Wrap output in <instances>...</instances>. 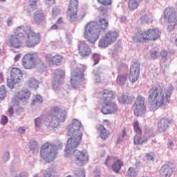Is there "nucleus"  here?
<instances>
[{"label": "nucleus", "mask_w": 177, "mask_h": 177, "mask_svg": "<svg viewBox=\"0 0 177 177\" xmlns=\"http://www.w3.org/2000/svg\"><path fill=\"white\" fill-rule=\"evenodd\" d=\"M127 135V131L125 129H124L122 131V133L119 136L118 138V143H121L122 142V140H124V136Z\"/></svg>", "instance_id": "40"}, {"label": "nucleus", "mask_w": 177, "mask_h": 177, "mask_svg": "<svg viewBox=\"0 0 177 177\" xmlns=\"http://www.w3.org/2000/svg\"><path fill=\"white\" fill-rule=\"evenodd\" d=\"M76 177H85V171H77L75 174Z\"/></svg>", "instance_id": "50"}, {"label": "nucleus", "mask_w": 177, "mask_h": 177, "mask_svg": "<svg viewBox=\"0 0 177 177\" xmlns=\"http://www.w3.org/2000/svg\"><path fill=\"white\" fill-rule=\"evenodd\" d=\"M73 156L74 161L77 165L82 167L86 165V163L89 161V157L86 151L75 150L73 151Z\"/></svg>", "instance_id": "10"}, {"label": "nucleus", "mask_w": 177, "mask_h": 177, "mask_svg": "<svg viewBox=\"0 0 177 177\" xmlns=\"http://www.w3.org/2000/svg\"><path fill=\"white\" fill-rule=\"evenodd\" d=\"M150 19H151V15L149 13L145 14L140 17L142 23H149V21H151Z\"/></svg>", "instance_id": "37"}, {"label": "nucleus", "mask_w": 177, "mask_h": 177, "mask_svg": "<svg viewBox=\"0 0 177 177\" xmlns=\"http://www.w3.org/2000/svg\"><path fill=\"white\" fill-rule=\"evenodd\" d=\"M57 24H62L63 23V18L60 17L58 19V20L57 21Z\"/></svg>", "instance_id": "61"}, {"label": "nucleus", "mask_w": 177, "mask_h": 177, "mask_svg": "<svg viewBox=\"0 0 177 177\" xmlns=\"http://www.w3.org/2000/svg\"><path fill=\"white\" fill-rule=\"evenodd\" d=\"M33 20H35V23L37 24L42 23V21L45 20L44 12L41 10L36 11L33 16Z\"/></svg>", "instance_id": "25"}, {"label": "nucleus", "mask_w": 177, "mask_h": 177, "mask_svg": "<svg viewBox=\"0 0 177 177\" xmlns=\"http://www.w3.org/2000/svg\"><path fill=\"white\" fill-rule=\"evenodd\" d=\"M45 57L46 62L52 66H60L62 62H63V56L60 55H56L52 57L50 54H47Z\"/></svg>", "instance_id": "19"}, {"label": "nucleus", "mask_w": 177, "mask_h": 177, "mask_svg": "<svg viewBox=\"0 0 177 177\" xmlns=\"http://www.w3.org/2000/svg\"><path fill=\"white\" fill-rule=\"evenodd\" d=\"M130 100L131 97L128 96L127 94H120L118 97V100L120 104H128Z\"/></svg>", "instance_id": "27"}, {"label": "nucleus", "mask_w": 177, "mask_h": 177, "mask_svg": "<svg viewBox=\"0 0 177 177\" xmlns=\"http://www.w3.org/2000/svg\"><path fill=\"white\" fill-rule=\"evenodd\" d=\"M59 28V26H57V24H54L51 26V30H57Z\"/></svg>", "instance_id": "60"}, {"label": "nucleus", "mask_w": 177, "mask_h": 177, "mask_svg": "<svg viewBox=\"0 0 177 177\" xmlns=\"http://www.w3.org/2000/svg\"><path fill=\"white\" fill-rule=\"evenodd\" d=\"M41 118H37L35 119V122L37 127H39L41 125Z\"/></svg>", "instance_id": "52"}, {"label": "nucleus", "mask_w": 177, "mask_h": 177, "mask_svg": "<svg viewBox=\"0 0 177 177\" xmlns=\"http://www.w3.org/2000/svg\"><path fill=\"white\" fill-rule=\"evenodd\" d=\"M20 57H21V56L20 55H17L15 57L14 59L15 62H19V60H20Z\"/></svg>", "instance_id": "57"}, {"label": "nucleus", "mask_w": 177, "mask_h": 177, "mask_svg": "<svg viewBox=\"0 0 177 177\" xmlns=\"http://www.w3.org/2000/svg\"><path fill=\"white\" fill-rule=\"evenodd\" d=\"M133 142L134 145H143V143H147V138L142 137L139 134H136L134 136Z\"/></svg>", "instance_id": "29"}, {"label": "nucleus", "mask_w": 177, "mask_h": 177, "mask_svg": "<svg viewBox=\"0 0 177 177\" xmlns=\"http://www.w3.org/2000/svg\"><path fill=\"white\" fill-rule=\"evenodd\" d=\"M135 165L136 169H140L142 168V163L139 161H136Z\"/></svg>", "instance_id": "53"}, {"label": "nucleus", "mask_w": 177, "mask_h": 177, "mask_svg": "<svg viewBox=\"0 0 177 177\" xmlns=\"http://www.w3.org/2000/svg\"><path fill=\"white\" fill-rule=\"evenodd\" d=\"M64 72L62 69H57L53 75L54 82L58 85H60L61 82L63 81V78H64Z\"/></svg>", "instance_id": "24"}, {"label": "nucleus", "mask_w": 177, "mask_h": 177, "mask_svg": "<svg viewBox=\"0 0 177 177\" xmlns=\"http://www.w3.org/2000/svg\"><path fill=\"white\" fill-rule=\"evenodd\" d=\"M8 113L10 115H12L13 114V107H10L8 109Z\"/></svg>", "instance_id": "59"}, {"label": "nucleus", "mask_w": 177, "mask_h": 177, "mask_svg": "<svg viewBox=\"0 0 177 177\" xmlns=\"http://www.w3.org/2000/svg\"><path fill=\"white\" fill-rule=\"evenodd\" d=\"M136 109L134 110L135 115L139 117L143 115L146 113V106L145 105V97L138 96L135 102Z\"/></svg>", "instance_id": "16"}, {"label": "nucleus", "mask_w": 177, "mask_h": 177, "mask_svg": "<svg viewBox=\"0 0 177 177\" xmlns=\"http://www.w3.org/2000/svg\"><path fill=\"white\" fill-rule=\"evenodd\" d=\"M140 75V64L138 62H134L130 68L129 76V81L132 84H135Z\"/></svg>", "instance_id": "14"}, {"label": "nucleus", "mask_w": 177, "mask_h": 177, "mask_svg": "<svg viewBox=\"0 0 177 177\" xmlns=\"http://www.w3.org/2000/svg\"><path fill=\"white\" fill-rule=\"evenodd\" d=\"M66 15L69 21H75L78 19V0H71Z\"/></svg>", "instance_id": "9"}, {"label": "nucleus", "mask_w": 177, "mask_h": 177, "mask_svg": "<svg viewBox=\"0 0 177 177\" xmlns=\"http://www.w3.org/2000/svg\"><path fill=\"white\" fill-rule=\"evenodd\" d=\"M164 17L167 19L169 23L171 25L168 26L169 31L175 28V25L177 24V17L175 8L172 7H168L164 10Z\"/></svg>", "instance_id": "8"}, {"label": "nucleus", "mask_w": 177, "mask_h": 177, "mask_svg": "<svg viewBox=\"0 0 177 177\" xmlns=\"http://www.w3.org/2000/svg\"><path fill=\"white\" fill-rule=\"evenodd\" d=\"M94 66H96L100 62V55L98 54L93 55Z\"/></svg>", "instance_id": "44"}, {"label": "nucleus", "mask_w": 177, "mask_h": 177, "mask_svg": "<svg viewBox=\"0 0 177 177\" xmlns=\"http://www.w3.org/2000/svg\"><path fill=\"white\" fill-rule=\"evenodd\" d=\"M8 119L6 116L3 115L1 119V122L3 125H5L6 124H8Z\"/></svg>", "instance_id": "49"}, {"label": "nucleus", "mask_w": 177, "mask_h": 177, "mask_svg": "<svg viewBox=\"0 0 177 177\" xmlns=\"http://www.w3.org/2000/svg\"><path fill=\"white\" fill-rule=\"evenodd\" d=\"M7 24L8 26H11L12 24V19H10L7 21Z\"/></svg>", "instance_id": "62"}, {"label": "nucleus", "mask_w": 177, "mask_h": 177, "mask_svg": "<svg viewBox=\"0 0 177 177\" xmlns=\"http://www.w3.org/2000/svg\"><path fill=\"white\" fill-rule=\"evenodd\" d=\"M110 161H111V158L108 157L105 161V165H109V164H110Z\"/></svg>", "instance_id": "58"}, {"label": "nucleus", "mask_w": 177, "mask_h": 177, "mask_svg": "<svg viewBox=\"0 0 177 177\" xmlns=\"http://www.w3.org/2000/svg\"><path fill=\"white\" fill-rule=\"evenodd\" d=\"M98 132H100V135L102 139H107L109 138V131L106 130L104 125H99L97 128Z\"/></svg>", "instance_id": "28"}, {"label": "nucleus", "mask_w": 177, "mask_h": 177, "mask_svg": "<svg viewBox=\"0 0 177 177\" xmlns=\"http://www.w3.org/2000/svg\"><path fill=\"white\" fill-rule=\"evenodd\" d=\"M108 26L109 22L104 19H100V24L91 21L85 27L84 37L90 44H95L99 39L102 31H104Z\"/></svg>", "instance_id": "3"}, {"label": "nucleus", "mask_w": 177, "mask_h": 177, "mask_svg": "<svg viewBox=\"0 0 177 177\" xmlns=\"http://www.w3.org/2000/svg\"><path fill=\"white\" fill-rule=\"evenodd\" d=\"M171 122L170 119L163 118L161 119L158 124V128L159 132H165L169 126L171 125Z\"/></svg>", "instance_id": "21"}, {"label": "nucleus", "mask_w": 177, "mask_h": 177, "mask_svg": "<svg viewBox=\"0 0 177 177\" xmlns=\"http://www.w3.org/2000/svg\"><path fill=\"white\" fill-rule=\"evenodd\" d=\"M38 55L36 53H28L24 55L22 59V66L26 70H31L37 66Z\"/></svg>", "instance_id": "11"}, {"label": "nucleus", "mask_w": 177, "mask_h": 177, "mask_svg": "<svg viewBox=\"0 0 177 177\" xmlns=\"http://www.w3.org/2000/svg\"><path fill=\"white\" fill-rule=\"evenodd\" d=\"M25 34L26 37L24 38V42L26 48H35L41 42V33L28 28L26 30Z\"/></svg>", "instance_id": "7"}, {"label": "nucleus", "mask_w": 177, "mask_h": 177, "mask_svg": "<svg viewBox=\"0 0 177 177\" xmlns=\"http://www.w3.org/2000/svg\"><path fill=\"white\" fill-rule=\"evenodd\" d=\"M111 42V33L107 32L104 35V37H103L102 39L100 40L99 46H100V48H107V46L110 45Z\"/></svg>", "instance_id": "23"}, {"label": "nucleus", "mask_w": 177, "mask_h": 177, "mask_svg": "<svg viewBox=\"0 0 177 177\" xmlns=\"http://www.w3.org/2000/svg\"><path fill=\"white\" fill-rule=\"evenodd\" d=\"M77 50L79 55L82 57H86V56H90V55L92 53L91 47L86 43L80 42L78 44Z\"/></svg>", "instance_id": "18"}, {"label": "nucleus", "mask_w": 177, "mask_h": 177, "mask_svg": "<svg viewBox=\"0 0 177 177\" xmlns=\"http://www.w3.org/2000/svg\"><path fill=\"white\" fill-rule=\"evenodd\" d=\"M127 175L129 177H136L138 176V172L133 167H129L127 171Z\"/></svg>", "instance_id": "38"}, {"label": "nucleus", "mask_w": 177, "mask_h": 177, "mask_svg": "<svg viewBox=\"0 0 177 177\" xmlns=\"http://www.w3.org/2000/svg\"><path fill=\"white\" fill-rule=\"evenodd\" d=\"M167 145L168 149H174V146H175V144H174V140L169 139Z\"/></svg>", "instance_id": "45"}, {"label": "nucleus", "mask_w": 177, "mask_h": 177, "mask_svg": "<svg viewBox=\"0 0 177 177\" xmlns=\"http://www.w3.org/2000/svg\"><path fill=\"white\" fill-rule=\"evenodd\" d=\"M47 1H48V2H52V3H53V2H55V0H47Z\"/></svg>", "instance_id": "63"}, {"label": "nucleus", "mask_w": 177, "mask_h": 177, "mask_svg": "<svg viewBox=\"0 0 177 177\" xmlns=\"http://www.w3.org/2000/svg\"><path fill=\"white\" fill-rule=\"evenodd\" d=\"M160 30L158 28H149L145 31L139 30L133 37L135 42H143V41H156L160 38Z\"/></svg>", "instance_id": "5"}, {"label": "nucleus", "mask_w": 177, "mask_h": 177, "mask_svg": "<svg viewBox=\"0 0 177 177\" xmlns=\"http://www.w3.org/2000/svg\"><path fill=\"white\" fill-rule=\"evenodd\" d=\"M128 78V75L123 74L119 75L117 77L116 82L118 85H124L127 82V79Z\"/></svg>", "instance_id": "32"}, {"label": "nucleus", "mask_w": 177, "mask_h": 177, "mask_svg": "<svg viewBox=\"0 0 177 177\" xmlns=\"http://www.w3.org/2000/svg\"><path fill=\"white\" fill-rule=\"evenodd\" d=\"M150 56L152 59H157L160 56V53L157 50H151Z\"/></svg>", "instance_id": "42"}, {"label": "nucleus", "mask_w": 177, "mask_h": 177, "mask_svg": "<svg viewBox=\"0 0 177 177\" xmlns=\"http://www.w3.org/2000/svg\"><path fill=\"white\" fill-rule=\"evenodd\" d=\"M175 44H176V46H177V37L176 38Z\"/></svg>", "instance_id": "64"}, {"label": "nucleus", "mask_w": 177, "mask_h": 177, "mask_svg": "<svg viewBox=\"0 0 177 177\" xmlns=\"http://www.w3.org/2000/svg\"><path fill=\"white\" fill-rule=\"evenodd\" d=\"M133 126L136 133L137 135H140V133H142V129L139 127V122L137 120L134 121Z\"/></svg>", "instance_id": "35"}, {"label": "nucleus", "mask_w": 177, "mask_h": 177, "mask_svg": "<svg viewBox=\"0 0 177 177\" xmlns=\"http://www.w3.org/2000/svg\"><path fill=\"white\" fill-rule=\"evenodd\" d=\"M27 85L29 88L37 89V88H39V82L35 78H30L28 82Z\"/></svg>", "instance_id": "30"}, {"label": "nucleus", "mask_w": 177, "mask_h": 177, "mask_svg": "<svg viewBox=\"0 0 177 177\" xmlns=\"http://www.w3.org/2000/svg\"><path fill=\"white\" fill-rule=\"evenodd\" d=\"M111 114H117V105L113 102L111 104Z\"/></svg>", "instance_id": "47"}, {"label": "nucleus", "mask_w": 177, "mask_h": 177, "mask_svg": "<svg viewBox=\"0 0 177 177\" xmlns=\"http://www.w3.org/2000/svg\"><path fill=\"white\" fill-rule=\"evenodd\" d=\"M173 172L174 169H172V167H169L168 165H164L160 170V177H171Z\"/></svg>", "instance_id": "22"}, {"label": "nucleus", "mask_w": 177, "mask_h": 177, "mask_svg": "<svg viewBox=\"0 0 177 177\" xmlns=\"http://www.w3.org/2000/svg\"><path fill=\"white\" fill-rule=\"evenodd\" d=\"M42 100H43L42 96L36 95L35 99L32 101V104H35V103H37V102H42Z\"/></svg>", "instance_id": "48"}, {"label": "nucleus", "mask_w": 177, "mask_h": 177, "mask_svg": "<svg viewBox=\"0 0 177 177\" xmlns=\"http://www.w3.org/2000/svg\"><path fill=\"white\" fill-rule=\"evenodd\" d=\"M37 2L38 0H29V5L32 8L33 6H37Z\"/></svg>", "instance_id": "51"}, {"label": "nucleus", "mask_w": 177, "mask_h": 177, "mask_svg": "<svg viewBox=\"0 0 177 177\" xmlns=\"http://www.w3.org/2000/svg\"><path fill=\"white\" fill-rule=\"evenodd\" d=\"M139 3L140 1L138 0H129L128 6L130 10H135V9H138V6H139Z\"/></svg>", "instance_id": "31"}, {"label": "nucleus", "mask_w": 177, "mask_h": 177, "mask_svg": "<svg viewBox=\"0 0 177 177\" xmlns=\"http://www.w3.org/2000/svg\"><path fill=\"white\" fill-rule=\"evenodd\" d=\"M30 96H31V92L30 91L22 90L15 95L12 98V103L14 106H17L20 102H27L30 99Z\"/></svg>", "instance_id": "15"}, {"label": "nucleus", "mask_w": 177, "mask_h": 177, "mask_svg": "<svg viewBox=\"0 0 177 177\" xmlns=\"http://www.w3.org/2000/svg\"><path fill=\"white\" fill-rule=\"evenodd\" d=\"M102 102L105 104V106L102 107V113L103 114H110L111 110L109 109V106L111 104V93L109 91H104L101 98Z\"/></svg>", "instance_id": "17"}, {"label": "nucleus", "mask_w": 177, "mask_h": 177, "mask_svg": "<svg viewBox=\"0 0 177 177\" xmlns=\"http://www.w3.org/2000/svg\"><path fill=\"white\" fill-rule=\"evenodd\" d=\"M43 177H59V176L56 171L48 169L44 171Z\"/></svg>", "instance_id": "34"}, {"label": "nucleus", "mask_w": 177, "mask_h": 177, "mask_svg": "<svg viewBox=\"0 0 177 177\" xmlns=\"http://www.w3.org/2000/svg\"><path fill=\"white\" fill-rule=\"evenodd\" d=\"M120 23H125V21H127V17H124V16L120 17Z\"/></svg>", "instance_id": "55"}, {"label": "nucleus", "mask_w": 177, "mask_h": 177, "mask_svg": "<svg viewBox=\"0 0 177 177\" xmlns=\"http://www.w3.org/2000/svg\"><path fill=\"white\" fill-rule=\"evenodd\" d=\"M14 35L23 38L24 37V27L19 26L14 30Z\"/></svg>", "instance_id": "33"}, {"label": "nucleus", "mask_w": 177, "mask_h": 177, "mask_svg": "<svg viewBox=\"0 0 177 177\" xmlns=\"http://www.w3.org/2000/svg\"><path fill=\"white\" fill-rule=\"evenodd\" d=\"M118 32L117 31H113L112 32V35H111V42H115V40L117 39V38H118Z\"/></svg>", "instance_id": "43"}, {"label": "nucleus", "mask_w": 177, "mask_h": 177, "mask_svg": "<svg viewBox=\"0 0 177 177\" xmlns=\"http://www.w3.org/2000/svg\"><path fill=\"white\" fill-rule=\"evenodd\" d=\"M21 38L23 37L12 35L11 36H10L8 40V45H10V46H12V48H16L17 49L19 48H21V45H23Z\"/></svg>", "instance_id": "20"}, {"label": "nucleus", "mask_w": 177, "mask_h": 177, "mask_svg": "<svg viewBox=\"0 0 177 177\" xmlns=\"http://www.w3.org/2000/svg\"><path fill=\"white\" fill-rule=\"evenodd\" d=\"M154 157H156V155L154 154V152H149L146 153L145 158L147 161H154Z\"/></svg>", "instance_id": "39"}, {"label": "nucleus", "mask_w": 177, "mask_h": 177, "mask_svg": "<svg viewBox=\"0 0 177 177\" xmlns=\"http://www.w3.org/2000/svg\"><path fill=\"white\" fill-rule=\"evenodd\" d=\"M174 92V86H169L164 88L161 86H155L152 87L148 93V100L150 103L151 110H157L158 107L167 106L171 100V96Z\"/></svg>", "instance_id": "1"}, {"label": "nucleus", "mask_w": 177, "mask_h": 177, "mask_svg": "<svg viewBox=\"0 0 177 177\" xmlns=\"http://www.w3.org/2000/svg\"><path fill=\"white\" fill-rule=\"evenodd\" d=\"M18 132L19 133H24V132H26V129H24V127H19L18 129Z\"/></svg>", "instance_id": "56"}, {"label": "nucleus", "mask_w": 177, "mask_h": 177, "mask_svg": "<svg viewBox=\"0 0 177 177\" xmlns=\"http://www.w3.org/2000/svg\"><path fill=\"white\" fill-rule=\"evenodd\" d=\"M82 125L80 120L73 119L72 123L68 126L67 133L68 136H71V138L68 139L67 141L66 148L65 149L66 157H67V154H68L70 150H74V149H77V147L81 145V142L82 141V132H81L80 129Z\"/></svg>", "instance_id": "2"}, {"label": "nucleus", "mask_w": 177, "mask_h": 177, "mask_svg": "<svg viewBox=\"0 0 177 177\" xmlns=\"http://www.w3.org/2000/svg\"><path fill=\"white\" fill-rule=\"evenodd\" d=\"M6 97V87L5 86H0V100H3Z\"/></svg>", "instance_id": "36"}, {"label": "nucleus", "mask_w": 177, "mask_h": 177, "mask_svg": "<svg viewBox=\"0 0 177 177\" xmlns=\"http://www.w3.org/2000/svg\"><path fill=\"white\" fill-rule=\"evenodd\" d=\"M57 15H60V8L55 7L53 8V15L57 16Z\"/></svg>", "instance_id": "46"}, {"label": "nucleus", "mask_w": 177, "mask_h": 177, "mask_svg": "<svg viewBox=\"0 0 177 177\" xmlns=\"http://www.w3.org/2000/svg\"><path fill=\"white\" fill-rule=\"evenodd\" d=\"M122 165H124V162H122V160L120 159H116L113 161L112 169L114 172H115V174H118Z\"/></svg>", "instance_id": "26"}, {"label": "nucleus", "mask_w": 177, "mask_h": 177, "mask_svg": "<svg viewBox=\"0 0 177 177\" xmlns=\"http://www.w3.org/2000/svg\"><path fill=\"white\" fill-rule=\"evenodd\" d=\"M160 55L162 57H165L166 56H168V53L163 50L161 51Z\"/></svg>", "instance_id": "54"}, {"label": "nucleus", "mask_w": 177, "mask_h": 177, "mask_svg": "<svg viewBox=\"0 0 177 177\" xmlns=\"http://www.w3.org/2000/svg\"><path fill=\"white\" fill-rule=\"evenodd\" d=\"M84 78V73L80 68H76L71 72V84L73 89L80 88V80Z\"/></svg>", "instance_id": "13"}, {"label": "nucleus", "mask_w": 177, "mask_h": 177, "mask_svg": "<svg viewBox=\"0 0 177 177\" xmlns=\"http://www.w3.org/2000/svg\"><path fill=\"white\" fill-rule=\"evenodd\" d=\"M67 118V111L63 109L59 106H53L48 112L47 116L46 122L55 127V125H59L60 122H64Z\"/></svg>", "instance_id": "4"}, {"label": "nucleus", "mask_w": 177, "mask_h": 177, "mask_svg": "<svg viewBox=\"0 0 177 177\" xmlns=\"http://www.w3.org/2000/svg\"><path fill=\"white\" fill-rule=\"evenodd\" d=\"M99 3L103 5L104 6H109L111 5V0H97Z\"/></svg>", "instance_id": "41"}, {"label": "nucleus", "mask_w": 177, "mask_h": 177, "mask_svg": "<svg viewBox=\"0 0 177 177\" xmlns=\"http://www.w3.org/2000/svg\"><path fill=\"white\" fill-rule=\"evenodd\" d=\"M57 154V149L55 145L49 142H46L41 145L40 149V157L43 160L50 162L56 158Z\"/></svg>", "instance_id": "6"}, {"label": "nucleus", "mask_w": 177, "mask_h": 177, "mask_svg": "<svg viewBox=\"0 0 177 177\" xmlns=\"http://www.w3.org/2000/svg\"><path fill=\"white\" fill-rule=\"evenodd\" d=\"M23 78V72L19 68H12L10 72V77L8 79L7 82L8 86L12 87L13 85H16Z\"/></svg>", "instance_id": "12"}]
</instances>
